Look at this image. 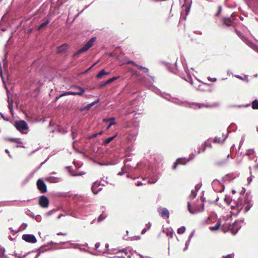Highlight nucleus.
Instances as JSON below:
<instances>
[{
    "mask_svg": "<svg viewBox=\"0 0 258 258\" xmlns=\"http://www.w3.org/2000/svg\"><path fill=\"white\" fill-rule=\"evenodd\" d=\"M96 39L97 38L96 37H92L82 48L79 49L76 53H74L73 57H75L78 54L87 51L93 46Z\"/></svg>",
    "mask_w": 258,
    "mask_h": 258,
    "instance_id": "1",
    "label": "nucleus"
},
{
    "mask_svg": "<svg viewBox=\"0 0 258 258\" xmlns=\"http://www.w3.org/2000/svg\"><path fill=\"white\" fill-rule=\"evenodd\" d=\"M187 208L189 212L191 214H195L204 211V205L202 202H201L200 204L191 207L190 202H188L187 203Z\"/></svg>",
    "mask_w": 258,
    "mask_h": 258,
    "instance_id": "2",
    "label": "nucleus"
},
{
    "mask_svg": "<svg viewBox=\"0 0 258 258\" xmlns=\"http://www.w3.org/2000/svg\"><path fill=\"white\" fill-rule=\"evenodd\" d=\"M14 126L17 130L22 133H24V131L28 128L27 122L23 120L16 121L14 123Z\"/></svg>",
    "mask_w": 258,
    "mask_h": 258,
    "instance_id": "3",
    "label": "nucleus"
},
{
    "mask_svg": "<svg viewBox=\"0 0 258 258\" xmlns=\"http://www.w3.org/2000/svg\"><path fill=\"white\" fill-rule=\"evenodd\" d=\"M186 105H185V107H189L194 109H200L203 107H211L212 105L206 104L205 103H199L195 102H188L185 101Z\"/></svg>",
    "mask_w": 258,
    "mask_h": 258,
    "instance_id": "4",
    "label": "nucleus"
},
{
    "mask_svg": "<svg viewBox=\"0 0 258 258\" xmlns=\"http://www.w3.org/2000/svg\"><path fill=\"white\" fill-rule=\"evenodd\" d=\"M212 185L214 190L216 192H221L224 191L225 186L223 182L219 181L218 179H214L212 182Z\"/></svg>",
    "mask_w": 258,
    "mask_h": 258,
    "instance_id": "5",
    "label": "nucleus"
},
{
    "mask_svg": "<svg viewBox=\"0 0 258 258\" xmlns=\"http://www.w3.org/2000/svg\"><path fill=\"white\" fill-rule=\"evenodd\" d=\"M75 88L79 90V92H75V91H68L62 94H61L59 97H61L63 96L68 95H82L85 92V89L83 88H82L80 86H76Z\"/></svg>",
    "mask_w": 258,
    "mask_h": 258,
    "instance_id": "6",
    "label": "nucleus"
},
{
    "mask_svg": "<svg viewBox=\"0 0 258 258\" xmlns=\"http://www.w3.org/2000/svg\"><path fill=\"white\" fill-rule=\"evenodd\" d=\"M183 4H182V12L184 11L185 12L186 16L188 15L189 13L190 7L192 4V0H183Z\"/></svg>",
    "mask_w": 258,
    "mask_h": 258,
    "instance_id": "7",
    "label": "nucleus"
},
{
    "mask_svg": "<svg viewBox=\"0 0 258 258\" xmlns=\"http://www.w3.org/2000/svg\"><path fill=\"white\" fill-rule=\"evenodd\" d=\"M182 63L183 66V68L184 69V70L185 72L187 74L188 76L187 78L182 77V79H183L186 81L190 82V83L192 85L193 83V81L191 77V75L189 73V70L187 68V64L185 62V60L184 59L183 60H182Z\"/></svg>",
    "mask_w": 258,
    "mask_h": 258,
    "instance_id": "8",
    "label": "nucleus"
},
{
    "mask_svg": "<svg viewBox=\"0 0 258 258\" xmlns=\"http://www.w3.org/2000/svg\"><path fill=\"white\" fill-rule=\"evenodd\" d=\"M22 239L29 243H35L37 242L36 237L33 234H25L22 235Z\"/></svg>",
    "mask_w": 258,
    "mask_h": 258,
    "instance_id": "9",
    "label": "nucleus"
},
{
    "mask_svg": "<svg viewBox=\"0 0 258 258\" xmlns=\"http://www.w3.org/2000/svg\"><path fill=\"white\" fill-rule=\"evenodd\" d=\"M37 186L38 189L42 192L44 193L47 191L46 184L44 181L41 178L37 181Z\"/></svg>",
    "mask_w": 258,
    "mask_h": 258,
    "instance_id": "10",
    "label": "nucleus"
},
{
    "mask_svg": "<svg viewBox=\"0 0 258 258\" xmlns=\"http://www.w3.org/2000/svg\"><path fill=\"white\" fill-rule=\"evenodd\" d=\"M235 32L246 45L251 48L252 46H253L254 43L250 40H248L246 37L244 36L240 31L235 30Z\"/></svg>",
    "mask_w": 258,
    "mask_h": 258,
    "instance_id": "11",
    "label": "nucleus"
},
{
    "mask_svg": "<svg viewBox=\"0 0 258 258\" xmlns=\"http://www.w3.org/2000/svg\"><path fill=\"white\" fill-rule=\"evenodd\" d=\"M158 212L160 216L164 218H168L169 217V212L165 208L159 207L158 209Z\"/></svg>",
    "mask_w": 258,
    "mask_h": 258,
    "instance_id": "12",
    "label": "nucleus"
},
{
    "mask_svg": "<svg viewBox=\"0 0 258 258\" xmlns=\"http://www.w3.org/2000/svg\"><path fill=\"white\" fill-rule=\"evenodd\" d=\"M56 173L55 172H51L46 178V180L50 183H56L59 181L60 178L58 177L55 176Z\"/></svg>",
    "mask_w": 258,
    "mask_h": 258,
    "instance_id": "13",
    "label": "nucleus"
},
{
    "mask_svg": "<svg viewBox=\"0 0 258 258\" xmlns=\"http://www.w3.org/2000/svg\"><path fill=\"white\" fill-rule=\"evenodd\" d=\"M39 205L43 208H47L49 205V200L44 196H41L39 200Z\"/></svg>",
    "mask_w": 258,
    "mask_h": 258,
    "instance_id": "14",
    "label": "nucleus"
},
{
    "mask_svg": "<svg viewBox=\"0 0 258 258\" xmlns=\"http://www.w3.org/2000/svg\"><path fill=\"white\" fill-rule=\"evenodd\" d=\"M240 228L241 226L239 225V222L237 221L235 222L231 228V231L233 235H235Z\"/></svg>",
    "mask_w": 258,
    "mask_h": 258,
    "instance_id": "15",
    "label": "nucleus"
},
{
    "mask_svg": "<svg viewBox=\"0 0 258 258\" xmlns=\"http://www.w3.org/2000/svg\"><path fill=\"white\" fill-rule=\"evenodd\" d=\"M168 101L180 106H185V105H186L185 102L181 101L180 100L176 98L172 97L171 98V99H168Z\"/></svg>",
    "mask_w": 258,
    "mask_h": 258,
    "instance_id": "16",
    "label": "nucleus"
},
{
    "mask_svg": "<svg viewBox=\"0 0 258 258\" xmlns=\"http://www.w3.org/2000/svg\"><path fill=\"white\" fill-rule=\"evenodd\" d=\"M223 24L227 26H232L233 21L229 17H225L223 19Z\"/></svg>",
    "mask_w": 258,
    "mask_h": 258,
    "instance_id": "17",
    "label": "nucleus"
},
{
    "mask_svg": "<svg viewBox=\"0 0 258 258\" xmlns=\"http://www.w3.org/2000/svg\"><path fill=\"white\" fill-rule=\"evenodd\" d=\"M129 161H130V159L128 158L125 159L124 160V166L122 167V168H121V171L120 172H119L117 173L118 175H119V176L123 175V174H125V173L126 172V171H125L124 170V168H125V166H129V165L127 164V162Z\"/></svg>",
    "mask_w": 258,
    "mask_h": 258,
    "instance_id": "18",
    "label": "nucleus"
},
{
    "mask_svg": "<svg viewBox=\"0 0 258 258\" xmlns=\"http://www.w3.org/2000/svg\"><path fill=\"white\" fill-rule=\"evenodd\" d=\"M68 49V45L66 44L62 45L61 46L58 47L57 53H64Z\"/></svg>",
    "mask_w": 258,
    "mask_h": 258,
    "instance_id": "19",
    "label": "nucleus"
},
{
    "mask_svg": "<svg viewBox=\"0 0 258 258\" xmlns=\"http://www.w3.org/2000/svg\"><path fill=\"white\" fill-rule=\"evenodd\" d=\"M167 236L172 238L173 234V230L171 228H167L163 230Z\"/></svg>",
    "mask_w": 258,
    "mask_h": 258,
    "instance_id": "20",
    "label": "nucleus"
},
{
    "mask_svg": "<svg viewBox=\"0 0 258 258\" xmlns=\"http://www.w3.org/2000/svg\"><path fill=\"white\" fill-rule=\"evenodd\" d=\"M50 23V20L49 19H46L45 22L42 23L38 27L37 30L40 31L45 28Z\"/></svg>",
    "mask_w": 258,
    "mask_h": 258,
    "instance_id": "21",
    "label": "nucleus"
},
{
    "mask_svg": "<svg viewBox=\"0 0 258 258\" xmlns=\"http://www.w3.org/2000/svg\"><path fill=\"white\" fill-rule=\"evenodd\" d=\"M223 136L224 137V138L222 141H221L220 138L218 137H215L214 139V141H213L214 143H223L225 141L226 139L227 138L228 135L226 134L225 136L224 134H223Z\"/></svg>",
    "mask_w": 258,
    "mask_h": 258,
    "instance_id": "22",
    "label": "nucleus"
},
{
    "mask_svg": "<svg viewBox=\"0 0 258 258\" xmlns=\"http://www.w3.org/2000/svg\"><path fill=\"white\" fill-rule=\"evenodd\" d=\"M110 74L109 72H107L104 71V70H101L96 75V78L97 79H100L102 78L104 75H107Z\"/></svg>",
    "mask_w": 258,
    "mask_h": 258,
    "instance_id": "23",
    "label": "nucleus"
},
{
    "mask_svg": "<svg viewBox=\"0 0 258 258\" xmlns=\"http://www.w3.org/2000/svg\"><path fill=\"white\" fill-rule=\"evenodd\" d=\"M207 147L212 148L211 144L209 142L208 140L205 142V143L202 145V151L205 152Z\"/></svg>",
    "mask_w": 258,
    "mask_h": 258,
    "instance_id": "24",
    "label": "nucleus"
},
{
    "mask_svg": "<svg viewBox=\"0 0 258 258\" xmlns=\"http://www.w3.org/2000/svg\"><path fill=\"white\" fill-rule=\"evenodd\" d=\"M220 225H221V221L220 220H219L215 226L210 227L209 229L211 231H216V230H217L218 229H219Z\"/></svg>",
    "mask_w": 258,
    "mask_h": 258,
    "instance_id": "25",
    "label": "nucleus"
},
{
    "mask_svg": "<svg viewBox=\"0 0 258 258\" xmlns=\"http://www.w3.org/2000/svg\"><path fill=\"white\" fill-rule=\"evenodd\" d=\"M97 186H98V184L96 182H94L93 183V185L92 186V187H91L92 190L94 194H98L99 191L101 189V188H100L99 189H97Z\"/></svg>",
    "mask_w": 258,
    "mask_h": 258,
    "instance_id": "26",
    "label": "nucleus"
},
{
    "mask_svg": "<svg viewBox=\"0 0 258 258\" xmlns=\"http://www.w3.org/2000/svg\"><path fill=\"white\" fill-rule=\"evenodd\" d=\"M5 140H7V141H10V142H16V143H19V144H22V142H21L19 140V139H18V138H7L5 139Z\"/></svg>",
    "mask_w": 258,
    "mask_h": 258,
    "instance_id": "27",
    "label": "nucleus"
},
{
    "mask_svg": "<svg viewBox=\"0 0 258 258\" xmlns=\"http://www.w3.org/2000/svg\"><path fill=\"white\" fill-rule=\"evenodd\" d=\"M115 137L116 135L107 138L103 142L104 145H107V144H108L111 141H112L115 138Z\"/></svg>",
    "mask_w": 258,
    "mask_h": 258,
    "instance_id": "28",
    "label": "nucleus"
},
{
    "mask_svg": "<svg viewBox=\"0 0 258 258\" xmlns=\"http://www.w3.org/2000/svg\"><path fill=\"white\" fill-rule=\"evenodd\" d=\"M180 160L181 159L180 158H178L175 162H174V165H173V169L175 170L176 169L177 167V165L178 164H182V165H185L186 164V162H185L184 163H180Z\"/></svg>",
    "mask_w": 258,
    "mask_h": 258,
    "instance_id": "29",
    "label": "nucleus"
},
{
    "mask_svg": "<svg viewBox=\"0 0 258 258\" xmlns=\"http://www.w3.org/2000/svg\"><path fill=\"white\" fill-rule=\"evenodd\" d=\"M107 217V215L105 214L102 213L97 218V222L99 223L103 221Z\"/></svg>",
    "mask_w": 258,
    "mask_h": 258,
    "instance_id": "30",
    "label": "nucleus"
},
{
    "mask_svg": "<svg viewBox=\"0 0 258 258\" xmlns=\"http://www.w3.org/2000/svg\"><path fill=\"white\" fill-rule=\"evenodd\" d=\"M72 137L74 140L76 138L78 134V131L77 129L72 128Z\"/></svg>",
    "mask_w": 258,
    "mask_h": 258,
    "instance_id": "31",
    "label": "nucleus"
},
{
    "mask_svg": "<svg viewBox=\"0 0 258 258\" xmlns=\"http://www.w3.org/2000/svg\"><path fill=\"white\" fill-rule=\"evenodd\" d=\"M252 108L253 109H258V100H254L251 103Z\"/></svg>",
    "mask_w": 258,
    "mask_h": 258,
    "instance_id": "32",
    "label": "nucleus"
},
{
    "mask_svg": "<svg viewBox=\"0 0 258 258\" xmlns=\"http://www.w3.org/2000/svg\"><path fill=\"white\" fill-rule=\"evenodd\" d=\"M103 133V131H100V132L99 133H94L93 134H92V135H90V136H89L87 137V139H93V138H96V137H97L98 135H101Z\"/></svg>",
    "mask_w": 258,
    "mask_h": 258,
    "instance_id": "33",
    "label": "nucleus"
},
{
    "mask_svg": "<svg viewBox=\"0 0 258 258\" xmlns=\"http://www.w3.org/2000/svg\"><path fill=\"white\" fill-rule=\"evenodd\" d=\"M136 67H137L140 70H143L145 73L148 74L149 73L148 69L146 67L138 65L137 64H136Z\"/></svg>",
    "mask_w": 258,
    "mask_h": 258,
    "instance_id": "34",
    "label": "nucleus"
},
{
    "mask_svg": "<svg viewBox=\"0 0 258 258\" xmlns=\"http://www.w3.org/2000/svg\"><path fill=\"white\" fill-rule=\"evenodd\" d=\"M125 237L126 236H124L123 238V239L126 240H127L128 239H130L131 240H140L141 239V237L140 236H135L134 237H132L128 238H127Z\"/></svg>",
    "mask_w": 258,
    "mask_h": 258,
    "instance_id": "35",
    "label": "nucleus"
},
{
    "mask_svg": "<svg viewBox=\"0 0 258 258\" xmlns=\"http://www.w3.org/2000/svg\"><path fill=\"white\" fill-rule=\"evenodd\" d=\"M246 204V205L244 208V213H247L250 210V208L252 206V204H251L250 203V202H247Z\"/></svg>",
    "mask_w": 258,
    "mask_h": 258,
    "instance_id": "36",
    "label": "nucleus"
},
{
    "mask_svg": "<svg viewBox=\"0 0 258 258\" xmlns=\"http://www.w3.org/2000/svg\"><path fill=\"white\" fill-rule=\"evenodd\" d=\"M230 157V154H228L227 156V157L223 160L220 161V162H219L217 164L218 165H223L224 164H226L227 162H228V159Z\"/></svg>",
    "mask_w": 258,
    "mask_h": 258,
    "instance_id": "37",
    "label": "nucleus"
},
{
    "mask_svg": "<svg viewBox=\"0 0 258 258\" xmlns=\"http://www.w3.org/2000/svg\"><path fill=\"white\" fill-rule=\"evenodd\" d=\"M99 99H98L97 100H96L95 101H94L93 102H92L91 103H90L89 104H88L86 107H85V108L86 109H89L91 107L93 106V105H94L95 104L97 103L98 102H99Z\"/></svg>",
    "mask_w": 258,
    "mask_h": 258,
    "instance_id": "38",
    "label": "nucleus"
},
{
    "mask_svg": "<svg viewBox=\"0 0 258 258\" xmlns=\"http://www.w3.org/2000/svg\"><path fill=\"white\" fill-rule=\"evenodd\" d=\"M185 227L184 226H182L180 228H178L177 229V233L179 234H181L185 232Z\"/></svg>",
    "mask_w": 258,
    "mask_h": 258,
    "instance_id": "39",
    "label": "nucleus"
},
{
    "mask_svg": "<svg viewBox=\"0 0 258 258\" xmlns=\"http://www.w3.org/2000/svg\"><path fill=\"white\" fill-rule=\"evenodd\" d=\"M150 89H151L153 91H154L157 94H159L161 92L159 89H158L157 88H156L155 86H152V87H151V88Z\"/></svg>",
    "mask_w": 258,
    "mask_h": 258,
    "instance_id": "40",
    "label": "nucleus"
},
{
    "mask_svg": "<svg viewBox=\"0 0 258 258\" xmlns=\"http://www.w3.org/2000/svg\"><path fill=\"white\" fill-rule=\"evenodd\" d=\"M254 151L253 149H249L246 151V155L248 156H250L251 155L254 154Z\"/></svg>",
    "mask_w": 258,
    "mask_h": 258,
    "instance_id": "41",
    "label": "nucleus"
},
{
    "mask_svg": "<svg viewBox=\"0 0 258 258\" xmlns=\"http://www.w3.org/2000/svg\"><path fill=\"white\" fill-rule=\"evenodd\" d=\"M195 155H194V154H192L191 155H190L189 158L187 159V161H186V162H183V159L181 158H180L181 159L180 162V163H184L185 162L187 163V162L192 160L195 157Z\"/></svg>",
    "mask_w": 258,
    "mask_h": 258,
    "instance_id": "42",
    "label": "nucleus"
},
{
    "mask_svg": "<svg viewBox=\"0 0 258 258\" xmlns=\"http://www.w3.org/2000/svg\"><path fill=\"white\" fill-rule=\"evenodd\" d=\"M197 196V191L195 190H192L191 194L189 196V198L191 199H194Z\"/></svg>",
    "mask_w": 258,
    "mask_h": 258,
    "instance_id": "43",
    "label": "nucleus"
},
{
    "mask_svg": "<svg viewBox=\"0 0 258 258\" xmlns=\"http://www.w3.org/2000/svg\"><path fill=\"white\" fill-rule=\"evenodd\" d=\"M224 201L227 205H230L231 202L230 197L228 196H225Z\"/></svg>",
    "mask_w": 258,
    "mask_h": 258,
    "instance_id": "44",
    "label": "nucleus"
},
{
    "mask_svg": "<svg viewBox=\"0 0 258 258\" xmlns=\"http://www.w3.org/2000/svg\"><path fill=\"white\" fill-rule=\"evenodd\" d=\"M117 79V77H112V78L106 80V83L108 84H110V83L113 82V81H114L115 80H116Z\"/></svg>",
    "mask_w": 258,
    "mask_h": 258,
    "instance_id": "45",
    "label": "nucleus"
},
{
    "mask_svg": "<svg viewBox=\"0 0 258 258\" xmlns=\"http://www.w3.org/2000/svg\"><path fill=\"white\" fill-rule=\"evenodd\" d=\"M5 252V249L4 247H3V246L0 245V257L3 256L4 255Z\"/></svg>",
    "mask_w": 258,
    "mask_h": 258,
    "instance_id": "46",
    "label": "nucleus"
},
{
    "mask_svg": "<svg viewBox=\"0 0 258 258\" xmlns=\"http://www.w3.org/2000/svg\"><path fill=\"white\" fill-rule=\"evenodd\" d=\"M115 120V118L113 117H110V118H104L103 119V121L104 122H109V121H114Z\"/></svg>",
    "mask_w": 258,
    "mask_h": 258,
    "instance_id": "47",
    "label": "nucleus"
},
{
    "mask_svg": "<svg viewBox=\"0 0 258 258\" xmlns=\"http://www.w3.org/2000/svg\"><path fill=\"white\" fill-rule=\"evenodd\" d=\"M234 254L233 253L229 254L228 255L223 256V258H234Z\"/></svg>",
    "mask_w": 258,
    "mask_h": 258,
    "instance_id": "48",
    "label": "nucleus"
},
{
    "mask_svg": "<svg viewBox=\"0 0 258 258\" xmlns=\"http://www.w3.org/2000/svg\"><path fill=\"white\" fill-rule=\"evenodd\" d=\"M190 241L189 240H187L186 241V242L185 243V247H184V248L183 249L184 250H186L188 248L189 244L190 243Z\"/></svg>",
    "mask_w": 258,
    "mask_h": 258,
    "instance_id": "49",
    "label": "nucleus"
},
{
    "mask_svg": "<svg viewBox=\"0 0 258 258\" xmlns=\"http://www.w3.org/2000/svg\"><path fill=\"white\" fill-rule=\"evenodd\" d=\"M97 63V62H95L94 63L93 65H92L91 67H90L88 69H87L85 72H84V73H87V72H88L90 70H91L93 67L96 65Z\"/></svg>",
    "mask_w": 258,
    "mask_h": 258,
    "instance_id": "50",
    "label": "nucleus"
},
{
    "mask_svg": "<svg viewBox=\"0 0 258 258\" xmlns=\"http://www.w3.org/2000/svg\"><path fill=\"white\" fill-rule=\"evenodd\" d=\"M8 107H9V109L10 112H11V113L13 114V105H12V104H11V103H9Z\"/></svg>",
    "mask_w": 258,
    "mask_h": 258,
    "instance_id": "51",
    "label": "nucleus"
},
{
    "mask_svg": "<svg viewBox=\"0 0 258 258\" xmlns=\"http://www.w3.org/2000/svg\"><path fill=\"white\" fill-rule=\"evenodd\" d=\"M58 132H59V133H62V134H66L68 132L66 130H61L60 128H58Z\"/></svg>",
    "mask_w": 258,
    "mask_h": 258,
    "instance_id": "52",
    "label": "nucleus"
},
{
    "mask_svg": "<svg viewBox=\"0 0 258 258\" xmlns=\"http://www.w3.org/2000/svg\"><path fill=\"white\" fill-rule=\"evenodd\" d=\"M251 48H252L255 51L258 53V46L254 44L253 46H252Z\"/></svg>",
    "mask_w": 258,
    "mask_h": 258,
    "instance_id": "53",
    "label": "nucleus"
},
{
    "mask_svg": "<svg viewBox=\"0 0 258 258\" xmlns=\"http://www.w3.org/2000/svg\"><path fill=\"white\" fill-rule=\"evenodd\" d=\"M108 84L106 83V81L104 82H102L99 85V87H101V88H102L104 86H105L106 85H107Z\"/></svg>",
    "mask_w": 258,
    "mask_h": 258,
    "instance_id": "54",
    "label": "nucleus"
},
{
    "mask_svg": "<svg viewBox=\"0 0 258 258\" xmlns=\"http://www.w3.org/2000/svg\"><path fill=\"white\" fill-rule=\"evenodd\" d=\"M218 9H219V10H218L217 13L216 14V16H218L220 14L221 10H222V7L221 6H219L218 7Z\"/></svg>",
    "mask_w": 258,
    "mask_h": 258,
    "instance_id": "55",
    "label": "nucleus"
},
{
    "mask_svg": "<svg viewBox=\"0 0 258 258\" xmlns=\"http://www.w3.org/2000/svg\"><path fill=\"white\" fill-rule=\"evenodd\" d=\"M54 213V211H53V210L49 211L46 213V215L50 216V215H52Z\"/></svg>",
    "mask_w": 258,
    "mask_h": 258,
    "instance_id": "56",
    "label": "nucleus"
},
{
    "mask_svg": "<svg viewBox=\"0 0 258 258\" xmlns=\"http://www.w3.org/2000/svg\"><path fill=\"white\" fill-rule=\"evenodd\" d=\"M194 231H193L189 235V237H188V240H189L190 241L191 238L192 237V236H194Z\"/></svg>",
    "mask_w": 258,
    "mask_h": 258,
    "instance_id": "57",
    "label": "nucleus"
},
{
    "mask_svg": "<svg viewBox=\"0 0 258 258\" xmlns=\"http://www.w3.org/2000/svg\"><path fill=\"white\" fill-rule=\"evenodd\" d=\"M100 245V242H97L95 245V249H97Z\"/></svg>",
    "mask_w": 258,
    "mask_h": 258,
    "instance_id": "58",
    "label": "nucleus"
},
{
    "mask_svg": "<svg viewBox=\"0 0 258 258\" xmlns=\"http://www.w3.org/2000/svg\"><path fill=\"white\" fill-rule=\"evenodd\" d=\"M115 124V122L114 121H112L110 123V124L108 125V126H107V130H108L111 125H113V124Z\"/></svg>",
    "mask_w": 258,
    "mask_h": 258,
    "instance_id": "59",
    "label": "nucleus"
},
{
    "mask_svg": "<svg viewBox=\"0 0 258 258\" xmlns=\"http://www.w3.org/2000/svg\"><path fill=\"white\" fill-rule=\"evenodd\" d=\"M127 63H128V64H133V65H134V66H136V64H136V63L134 61H133V60H130V61H127Z\"/></svg>",
    "mask_w": 258,
    "mask_h": 258,
    "instance_id": "60",
    "label": "nucleus"
},
{
    "mask_svg": "<svg viewBox=\"0 0 258 258\" xmlns=\"http://www.w3.org/2000/svg\"><path fill=\"white\" fill-rule=\"evenodd\" d=\"M16 255L18 256L19 258H24L26 256V254L22 255L21 254L18 255L17 253H16Z\"/></svg>",
    "mask_w": 258,
    "mask_h": 258,
    "instance_id": "61",
    "label": "nucleus"
},
{
    "mask_svg": "<svg viewBox=\"0 0 258 258\" xmlns=\"http://www.w3.org/2000/svg\"><path fill=\"white\" fill-rule=\"evenodd\" d=\"M147 228H144L141 231V234H144L147 232Z\"/></svg>",
    "mask_w": 258,
    "mask_h": 258,
    "instance_id": "62",
    "label": "nucleus"
},
{
    "mask_svg": "<svg viewBox=\"0 0 258 258\" xmlns=\"http://www.w3.org/2000/svg\"><path fill=\"white\" fill-rule=\"evenodd\" d=\"M234 76L235 77H236L237 78H238V79H240L241 80H244V79L241 76H240V75H234Z\"/></svg>",
    "mask_w": 258,
    "mask_h": 258,
    "instance_id": "63",
    "label": "nucleus"
},
{
    "mask_svg": "<svg viewBox=\"0 0 258 258\" xmlns=\"http://www.w3.org/2000/svg\"><path fill=\"white\" fill-rule=\"evenodd\" d=\"M197 90H200V91H204L205 90L202 89V87H201V85H199L197 88H196Z\"/></svg>",
    "mask_w": 258,
    "mask_h": 258,
    "instance_id": "64",
    "label": "nucleus"
}]
</instances>
